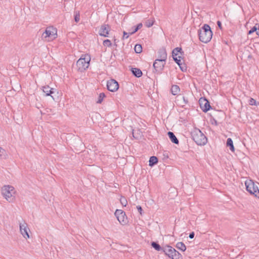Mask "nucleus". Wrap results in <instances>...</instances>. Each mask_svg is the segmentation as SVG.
<instances>
[{"mask_svg":"<svg viewBox=\"0 0 259 259\" xmlns=\"http://www.w3.org/2000/svg\"><path fill=\"white\" fill-rule=\"evenodd\" d=\"M199 39L204 43L209 42L212 36L211 28L208 24H204L198 31Z\"/></svg>","mask_w":259,"mask_h":259,"instance_id":"nucleus-1","label":"nucleus"},{"mask_svg":"<svg viewBox=\"0 0 259 259\" xmlns=\"http://www.w3.org/2000/svg\"><path fill=\"white\" fill-rule=\"evenodd\" d=\"M191 137L193 140L198 145H204L207 142L206 136L198 128H195L191 132Z\"/></svg>","mask_w":259,"mask_h":259,"instance_id":"nucleus-2","label":"nucleus"},{"mask_svg":"<svg viewBox=\"0 0 259 259\" xmlns=\"http://www.w3.org/2000/svg\"><path fill=\"white\" fill-rule=\"evenodd\" d=\"M90 61V55L89 54L82 55L76 64L77 70L81 72L84 71L89 67Z\"/></svg>","mask_w":259,"mask_h":259,"instance_id":"nucleus-3","label":"nucleus"},{"mask_svg":"<svg viewBox=\"0 0 259 259\" xmlns=\"http://www.w3.org/2000/svg\"><path fill=\"white\" fill-rule=\"evenodd\" d=\"M246 190L250 194L254 195L257 198H259V189L257 185L251 180H247L245 182Z\"/></svg>","mask_w":259,"mask_h":259,"instance_id":"nucleus-4","label":"nucleus"},{"mask_svg":"<svg viewBox=\"0 0 259 259\" xmlns=\"http://www.w3.org/2000/svg\"><path fill=\"white\" fill-rule=\"evenodd\" d=\"M163 252L165 255L172 259H182V255L174 248L169 245L163 247Z\"/></svg>","mask_w":259,"mask_h":259,"instance_id":"nucleus-5","label":"nucleus"},{"mask_svg":"<svg viewBox=\"0 0 259 259\" xmlns=\"http://www.w3.org/2000/svg\"><path fill=\"white\" fill-rule=\"evenodd\" d=\"M14 193V188L11 186H5L2 189V194L7 200L9 202H12L14 200L15 196L13 194Z\"/></svg>","mask_w":259,"mask_h":259,"instance_id":"nucleus-6","label":"nucleus"},{"mask_svg":"<svg viewBox=\"0 0 259 259\" xmlns=\"http://www.w3.org/2000/svg\"><path fill=\"white\" fill-rule=\"evenodd\" d=\"M57 36V29L53 27H48L46 29L42 35L44 38H48V40L50 41L53 40Z\"/></svg>","mask_w":259,"mask_h":259,"instance_id":"nucleus-7","label":"nucleus"},{"mask_svg":"<svg viewBox=\"0 0 259 259\" xmlns=\"http://www.w3.org/2000/svg\"><path fill=\"white\" fill-rule=\"evenodd\" d=\"M118 221L122 225L126 224L127 222V217L125 213L121 209H116L114 213Z\"/></svg>","mask_w":259,"mask_h":259,"instance_id":"nucleus-8","label":"nucleus"},{"mask_svg":"<svg viewBox=\"0 0 259 259\" xmlns=\"http://www.w3.org/2000/svg\"><path fill=\"white\" fill-rule=\"evenodd\" d=\"M199 104L201 109L204 112H207L211 108L209 102L205 97L199 99Z\"/></svg>","mask_w":259,"mask_h":259,"instance_id":"nucleus-9","label":"nucleus"},{"mask_svg":"<svg viewBox=\"0 0 259 259\" xmlns=\"http://www.w3.org/2000/svg\"><path fill=\"white\" fill-rule=\"evenodd\" d=\"M107 88L110 92H114L119 88L118 82L114 79H111L107 82Z\"/></svg>","mask_w":259,"mask_h":259,"instance_id":"nucleus-10","label":"nucleus"},{"mask_svg":"<svg viewBox=\"0 0 259 259\" xmlns=\"http://www.w3.org/2000/svg\"><path fill=\"white\" fill-rule=\"evenodd\" d=\"M165 62V61L159 60L158 59H156L155 60L153 66L156 72L161 73L164 67Z\"/></svg>","mask_w":259,"mask_h":259,"instance_id":"nucleus-11","label":"nucleus"},{"mask_svg":"<svg viewBox=\"0 0 259 259\" xmlns=\"http://www.w3.org/2000/svg\"><path fill=\"white\" fill-rule=\"evenodd\" d=\"M110 30V26L108 24H103L101 26L99 31V34L104 37H108L109 32Z\"/></svg>","mask_w":259,"mask_h":259,"instance_id":"nucleus-12","label":"nucleus"},{"mask_svg":"<svg viewBox=\"0 0 259 259\" xmlns=\"http://www.w3.org/2000/svg\"><path fill=\"white\" fill-rule=\"evenodd\" d=\"M20 231L23 236L25 238H29L28 231H29V228H27V224L24 223L23 224L20 223Z\"/></svg>","mask_w":259,"mask_h":259,"instance_id":"nucleus-13","label":"nucleus"},{"mask_svg":"<svg viewBox=\"0 0 259 259\" xmlns=\"http://www.w3.org/2000/svg\"><path fill=\"white\" fill-rule=\"evenodd\" d=\"M158 60L165 61L167 58V53L165 49H160L158 52Z\"/></svg>","mask_w":259,"mask_h":259,"instance_id":"nucleus-14","label":"nucleus"},{"mask_svg":"<svg viewBox=\"0 0 259 259\" xmlns=\"http://www.w3.org/2000/svg\"><path fill=\"white\" fill-rule=\"evenodd\" d=\"M42 91L46 94V96H50L54 99L52 96V94L54 93V89L51 88L49 85H46L42 87Z\"/></svg>","mask_w":259,"mask_h":259,"instance_id":"nucleus-15","label":"nucleus"},{"mask_svg":"<svg viewBox=\"0 0 259 259\" xmlns=\"http://www.w3.org/2000/svg\"><path fill=\"white\" fill-rule=\"evenodd\" d=\"M167 135L171 141L174 144H179V141L177 138L176 137L174 133L171 132H168L167 133Z\"/></svg>","mask_w":259,"mask_h":259,"instance_id":"nucleus-16","label":"nucleus"},{"mask_svg":"<svg viewBox=\"0 0 259 259\" xmlns=\"http://www.w3.org/2000/svg\"><path fill=\"white\" fill-rule=\"evenodd\" d=\"M131 71L133 74L136 77H140L143 74L142 71L139 68H132Z\"/></svg>","mask_w":259,"mask_h":259,"instance_id":"nucleus-17","label":"nucleus"},{"mask_svg":"<svg viewBox=\"0 0 259 259\" xmlns=\"http://www.w3.org/2000/svg\"><path fill=\"white\" fill-rule=\"evenodd\" d=\"M180 53L181 55L184 54V52L182 51L181 48L177 47L175 48L172 51V56L177 57V55Z\"/></svg>","mask_w":259,"mask_h":259,"instance_id":"nucleus-18","label":"nucleus"},{"mask_svg":"<svg viewBox=\"0 0 259 259\" xmlns=\"http://www.w3.org/2000/svg\"><path fill=\"white\" fill-rule=\"evenodd\" d=\"M152 247H153L157 251H163V247H161L157 242L152 241L151 243Z\"/></svg>","mask_w":259,"mask_h":259,"instance_id":"nucleus-19","label":"nucleus"},{"mask_svg":"<svg viewBox=\"0 0 259 259\" xmlns=\"http://www.w3.org/2000/svg\"><path fill=\"white\" fill-rule=\"evenodd\" d=\"M158 158L155 156H151L149 160V165L151 167L154 166L158 162Z\"/></svg>","mask_w":259,"mask_h":259,"instance_id":"nucleus-20","label":"nucleus"},{"mask_svg":"<svg viewBox=\"0 0 259 259\" xmlns=\"http://www.w3.org/2000/svg\"><path fill=\"white\" fill-rule=\"evenodd\" d=\"M176 246L178 249L182 251H185L186 250V246L182 242H178Z\"/></svg>","mask_w":259,"mask_h":259,"instance_id":"nucleus-21","label":"nucleus"},{"mask_svg":"<svg viewBox=\"0 0 259 259\" xmlns=\"http://www.w3.org/2000/svg\"><path fill=\"white\" fill-rule=\"evenodd\" d=\"M180 88L177 85H172L171 88V92L172 95H176L180 92Z\"/></svg>","mask_w":259,"mask_h":259,"instance_id":"nucleus-22","label":"nucleus"},{"mask_svg":"<svg viewBox=\"0 0 259 259\" xmlns=\"http://www.w3.org/2000/svg\"><path fill=\"white\" fill-rule=\"evenodd\" d=\"M142 26H143V25H142V24L141 23H139L137 26H134L132 28L133 30L132 31H129V33H130V34H131V35L134 34L138 30L141 29V27H142Z\"/></svg>","mask_w":259,"mask_h":259,"instance_id":"nucleus-23","label":"nucleus"},{"mask_svg":"<svg viewBox=\"0 0 259 259\" xmlns=\"http://www.w3.org/2000/svg\"><path fill=\"white\" fill-rule=\"evenodd\" d=\"M228 147H229L230 150L234 152L235 151V148L233 145V142L231 138H228Z\"/></svg>","mask_w":259,"mask_h":259,"instance_id":"nucleus-24","label":"nucleus"},{"mask_svg":"<svg viewBox=\"0 0 259 259\" xmlns=\"http://www.w3.org/2000/svg\"><path fill=\"white\" fill-rule=\"evenodd\" d=\"M216 118H218L219 120H221L225 117L226 115L225 113L222 111H218L215 115Z\"/></svg>","mask_w":259,"mask_h":259,"instance_id":"nucleus-25","label":"nucleus"},{"mask_svg":"<svg viewBox=\"0 0 259 259\" xmlns=\"http://www.w3.org/2000/svg\"><path fill=\"white\" fill-rule=\"evenodd\" d=\"M135 51L136 53L139 54L142 52V47L140 44H136L135 46Z\"/></svg>","mask_w":259,"mask_h":259,"instance_id":"nucleus-26","label":"nucleus"},{"mask_svg":"<svg viewBox=\"0 0 259 259\" xmlns=\"http://www.w3.org/2000/svg\"><path fill=\"white\" fill-rule=\"evenodd\" d=\"M7 154L5 149L0 147V157L1 158L6 159L7 158Z\"/></svg>","mask_w":259,"mask_h":259,"instance_id":"nucleus-27","label":"nucleus"},{"mask_svg":"<svg viewBox=\"0 0 259 259\" xmlns=\"http://www.w3.org/2000/svg\"><path fill=\"white\" fill-rule=\"evenodd\" d=\"M120 202L123 206H126L127 204V201L125 197L121 196L120 198Z\"/></svg>","mask_w":259,"mask_h":259,"instance_id":"nucleus-28","label":"nucleus"},{"mask_svg":"<svg viewBox=\"0 0 259 259\" xmlns=\"http://www.w3.org/2000/svg\"><path fill=\"white\" fill-rule=\"evenodd\" d=\"M105 97V95L104 93H101L99 94L98 100L96 102L98 104H101L103 101L104 98Z\"/></svg>","mask_w":259,"mask_h":259,"instance_id":"nucleus-29","label":"nucleus"},{"mask_svg":"<svg viewBox=\"0 0 259 259\" xmlns=\"http://www.w3.org/2000/svg\"><path fill=\"white\" fill-rule=\"evenodd\" d=\"M174 60L175 61V62L179 65H182V62L181 60V57L180 56H179L177 57H172Z\"/></svg>","mask_w":259,"mask_h":259,"instance_id":"nucleus-30","label":"nucleus"},{"mask_svg":"<svg viewBox=\"0 0 259 259\" xmlns=\"http://www.w3.org/2000/svg\"><path fill=\"white\" fill-rule=\"evenodd\" d=\"M80 20V14L78 11H75L74 12V20L77 23Z\"/></svg>","mask_w":259,"mask_h":259,"instance_id":"nucleus-31","label":"nucleus"},{"mask_svg":"<svg viewBox=\"0 0 259 259\" xmlns=\"http://www.w3.org/2000/svg\"><path fill=\"white\" fill-rule=\"evenodd\" d=\"M103 45L108 47H110L112 46V43L109 39H106L103 41Z\"/></svg>","mask_w":259,"mask_h":259,"instance_id":"nucleus-32","label":"nucleus"},{"mask_svg":"<svg viewBox=\"0 0 259 259\" xmlns=\"http://www.w3.org/2000/svg\"><path fill=\"white\" fill-rule=\"evenodd\" d=\"M153 23H154V21L153 20H147L145 22V25L147 27H151L153 25Z\"/></svg>","mask_w":259,"mask_h":259,"instance_id":"nucleus-33","label":"nucleus"},{"mask_svg":"<svg viewBox=\"0 0 259 259\" xmlns=\"http://www.w3.org/2000/svg\"><path fill=\"white\" fill-rule=\"evenodd\" d=\"M258 31V28L256 26H254L248 32V34H250L254 32H256V31Z\"/></svg>","mask_w":259,"mask_h":259,"instance_id":"nucleus-34","label":"nucleus"},{"mask_svg":"<svg viewBox=\"0 0 259 259\" xmlns=\"http://www.w3.org/2000/svg\"><path fill=\"white\" fill-rule=\"evenodd\" d=\"M123 35L122 38L123 39H127L129 37V34H130V33H129V32L127 33L124 31H123Z\"/></svg>","mask_w":259,"mask_h":259,"instance_id":"nucleus-35","label":"nucleus"},{"mask_svg":"<svg viewBox=\"0 0 259 259\" xmlns=\"http://www.w3.org/2000/svg\"><path fill=\"white\" fill-rule=\"evenodd\" d=\"M249 103L251 105H255L256 104V101L253 98L249 99Z\"/></svg>","mask_w":259,"mask_h":259,"instance_id":"nucleus-36","label":"nucleus"},{"mask_svg":"<svg viewBox=\"0 0 259 259\" xmlns=\"http://www.w3.org/2000/svg\"><path fill=\"white\" fill-rule=\"evenodd\" d=\"M137 208L138 209V211H139V212L142 215V211H143V209H142V208L141 206L140 205H138L137 206Z\"/></svg>","mask_w":259,"mask_h":259,"instance_id":"nucleus-37","label":"nucleus"},{"mask_svg":"<svg viewBox=\"0 0 259 259\" xmlns=\"http://www.w3.org/2000/svg\"><path fill=\"white\" fill-rule=\"evenodd\" d=\"M217 25H218V27L220 29V30H223L222 23L219 20L217 21Z\"/></svg>","mask_w":259,"mask_h":259,"instance_id":"nucleus-38","label":"nucleus"},{"mask_svg":"<svg viewBox=\"0 0 259 259\" xmlns=\"http://www.w3.org/2000/svg\"><path fill=\"white\" fill-rule=\"evenodd\" d=\"M195 236V233L194 232H191L190 234H189V237L190 238V239H193L194 238Z\"/></svg>","mask_w":259,"mask_h":259,"instance_id":"nucleus-39","label":"nucleus"},{"mask_svg":"<svg viewBox=\"0 0 259 259\" xmlns=\"http://www.w3.org/2000/svg\"><path fill=\"white\" fill-rule=\"evenodd\" d=\"M183 100L185 104H187L188 103V100L187 98H185V97L183 96Z\"/></svg>","mask_w":259,"mask_h":259,"instance_id":"nucleus-40","label":"nucleus"},{"mask_svg":"<svg viewBox=\"0 0 259 259\" xmlns=\"http://www.w3.org/2000/svg\"><path fill=\"white\" fill-rule=\"evenodd\" d=\"M181 70L182 71H184V70H186V69L185 68V69H184V67L182 66V65H180L179 66Z\"/></svg>","mask_w":259,"mask_h":259,"instance_id":"nucleus-41","label":"nucleus"}]
</instances>
